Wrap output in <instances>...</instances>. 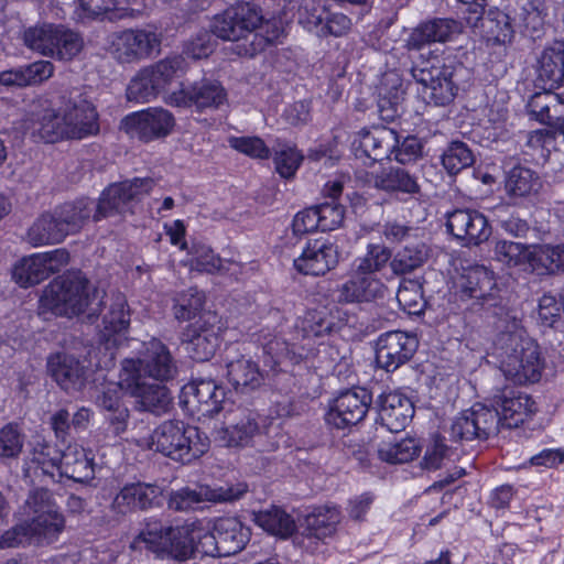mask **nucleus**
<instances>
[{"instance_id": "31", "label": "nucleus", "mask_w": 564, "mask_h": 564, "mask_svg": "<svg viewBox=\"0 0 564 564\" xmlns=\"http://www.w3.org/2000/svg\"><path fill=\"white\" fill-rule=\"evenodd\" d=\"M227 379L240 393H250L264 383V373L257 362L243 356L226 364Z\"/></svg>"}, {"instance_id": "7", "label": "nucleus", "mask_w": 564, "mask_h": 564, "mask_svg": "<svg viewBox=\"0 0 564 564\" xmlns=\"http://www.w3.org/2000/svg\"><path fill=\"white\" fill-rule=\"evenodd\" d=\"M411 75L423 86V94L429 102L435 106H445L452 102L457 94L455 84V67L442 64L436 55L430 53L429 57L420 54L413 62Z\"/></svg>"}, {"instance_id": "27", "label": "nucleus", "mask_w": 564, "mask_h": 564, "mask_svg": "<svg viewBox=\"0 0 564 564\" xmlns=\"http://www.w3.org/2000/svg\"><path fill=\"white\" fill-rule=\"evenodd\" d=\"M47 368L56 383L68 393L79 391L86 383V367L73 356L56 354L48 359Z\"/></svg>"}, {"instance_id": "33", "label": "nucleus", "mask_w": 564, "mask_h": 564, "mask_svg": "<svg viewBox=\"0 0 564 564\" xmlns=\"http://www.w3.org/2000/svg\"><path fill=\"white\" fill-rule=\"evenodd\" d=\"M66 237L79 232L96 213V203L89 198H80L65 203L54 209Z\"/></svg>"}, {"instance_id": "12", "label": "nucleus", "mask_w": 564, "mask_h": 564, "mask_svg": "<svg viewBox=\"0 0 564 564\" xmlns=\"http://www.w3.org/2000/svg\"><path fill=\"white\" fill-rule=\"evenodd\" d=\"M501 426L499 410L481 403L474 404L456 416L451 425V435L456 441L487 440L496 435Z\"/></svg>"}, {"instance_id": "44", "label": "nucleus", "mask_w": 564, "mask_h": 564, "mask_svg": "<svg viewBox=\"0 0 564 564\" xmlns=\"http://www.w3.org/2000/svg\"><path fill=\"white\" fill-rule=\"evenodd\" d=\"M541 187L540 176L533 170L517 165L512 167L506 180L507 191L514 196H528Z\"/></svg>"}, {"instance_id": "50", "label": "nucleus", "mask_w": 564, "mask_h": 564, "mask_svg": "<svg viewBox=\"0 0 564 564\" xmlns=\"http://www.w3.org/2000/svg\"><path fill=\"white\" fill-rule=\"evenodd\" d=\"M475 155L471 149L462 141H453L442 154V164L448 174L455 175L471 166Z\"/></svg>"}, {"instance_id": "23", "label": "nucleus", "mask_w": 564, "mask_h": 564, "mask_svg": "<svg viewBox=\"0 0 564 564\" xmlns=\"http://www.w3.org/2000/svg\"><path fill=\"white\" fill-rule=\"evenodd\" d=\"M378 422L392 433L403 431L414 415L411 400L400 392H388L376 401Z\"/></svg>"}, {"instance_id": "64", "label": "nucleus", "mask_w": 564, "mask_h": 564, "mask_svg": "<svg viewBox=\"0 0 564 564\" xmlns=\"http://www.w3.org/2000/svg\"><path fill=\"white\" fill-rule=\"evenodd\" d=\"M75 17L80 22L95 20L117 6V0H77Z\"/></svg>"}, {"instance_id": "5", "label": "nucleus", "mask_w": 564, "mask_h": 564, "mask_svg": "<svg viewBox=\"0 0 564 564\" xmlns=\"http://www.w3.org/2000/svg\"><path fill=\"white\" fill-rule=\"evenodd\" d=\"M91 304L89 282L79 274L54 279L40 299V314L52 313L72 317L83 313Z\"/></svg>"}, {"instance_id": "1", "label": "nucleus", "mask_w": 564, "mask_h": 564, "mask_svg": "<svg viewBox=\"0 0 564 564\" xmlns=\"http://www.w3.org/2000/svg\"><path fill=\"white\" fill-rule=\"evenodd\" d=\"M21 129L34 141L46 143L83 140L99 133V115L91 101L77 95L65 100L58 109L28 113Z\"/></svg>"}, {"instance_id": "22", "label": "nucleus", "mask_w": 564, "mask_h": 564, "mask_svg": "<svg viewBox=\"0 0 564 564\" xmlns=\"http://www.w3.org/2000/svg\"><path fill=\"white\" fill-rule=\"evenodd\" d=\"M338 263L337 247L323 239L308 241L301 256L294 260V268L306 275H324Z\"/></svg>"}, {"instance_id": "62", "label": "nucleus", "mask_w": 564, "mask_h": 564, "mask_svg": "<svg viewBox=\"0 0 564 564\" xmlns=\"http://www.w3.org/2000/svg\"><path fill=\"white\" fill-rule=\"evenodd\" d=\"M556 258H558L556 246H542L531 252L530 264L534 270L540 271V273H554L561 271V267Z\"/></svg>"}, {"instance_id": "46", "label": "nucleus", "mask_w": 564, "mask_h": 564, "mask_svg": "<svg viewBox=\"0 0 564 564\" xmlns=\"http://www.w3.org/2000/svg\"><path fill=\"white\" fill-rule=\"evenodd\" d=\"M45 264L41 261L39 253L23 258L12 271L13 280L22 288H29L47 279Z\"/></svg>"}, {"instance_id": "10", "label": "nucleus", "mask_w": 564, "mask_h": 564, "mask_svg": "<svg viewBox=\"0 0 564 564\" xmlns=\"http://www.w3.org/2000/svg\"><path fill=\"white\" fill-rule=\"evenodd\" d=\"M154 186L150 177L133 178L109 185L100 195L96 204L94 221H99L115 215H122L131 210V203L148 194Z\"/></svg>"}, {"instance_id": "49", "label": "nucleus", "mask_w": 564, "mask_h": 564, "mask_svg": "<svg viewBox=\"0 0 564 564\" xmlns=\"http://www.w3.org/2000/svg\"><path fill=\"white\" fill-rule=\"evenodd\" d=\"M205 296L196 288L180 292L174 297L173 314L177 321L194 318L204 307Z\"/></svg>"}, {"instance_id": "26", "label": "nucleus", "mask_w": 564, "mask_h": 564, "mask_svg": "<svg viewBox=\"0 0 564 564\" xmlns=\"http://www.w3.org/2000/svg\"><path fill=\"white\" fill-rule=\"evenodd\" d=\"M536 79L545 89L564 86V41L555 40L536 57Z\"/></svg>"}, {"instance_id": "61", "label": "nucleus", "mask_w": 564, "mask_h": 564, "mask_svg": "<svg viewBox=\"0 0 564 564\" xmlns=\"http://www.w3.org/2000/svg\"><path fill=\"white\" fill-rule=\"evenodd\" d=\"M362 302L383 299L388 289L373 274L360 273L355 270L354 274Z\"/></svg>"}, {"instance_id": "29", "label": "nucleus", "mask_w": 564, "mask_h": 564, "mask_svg": "<svg viewBox=\"0 0 564 564\" xmlns=\"http://www.w3.org/2000/svg\"><path fill=\"white\" fill-rule=\"evenodd\" d=\"M184 393L203 415L213 416L223 410L225 390L213 379H195L184 387Z\"/></svg>"}, {"instance_id": "36", "label": "nucleus", "mask_w": 564, "mask_h": 564, "mask_svg": "<svg viewBox=\"0 0 564 564\" xmlns=\"http://www.w3.org/2000/svg\"><path fill=\"white\" fill-rule=\"evenodd\" d=\"M130 324V311L126 296L121 293L113 294L109 304L107 313L102 317V328L100 330L101 339L106 344H113L117 340L112 337L115 335L124 334Z\"/></svg>"}, {"instance_id": "3", "label": "nucleus", "mask_w": 564, "mask_h": 564, "mask_svg": "<svg viewBox=\"0 0 564 564\" xmlns=\"http://www.w3.org/2000/svg\"><path fill=\"white\" fill-rule=\"evenodd\" d=\"M200 531L194 524L165 525L158 519H149L131 542V549L152 552L158 558L186 561L195 550Z\"/></svg>"}, {"instance_id": "28", "label": "nucleus", "mask_w": 564, "mask_h": 564, "mask_svg": "<svg viewBox=\"0 0 564 564\" xmlns=\"http://www.w3.org/2000/svg\"><path fill=\"white\" fill-rule=\"evenodd\" d=\"M398 145V133L389 128H376L372 131L360 133L355 155L359 159L367 158L372 162L390 159Z\"/></svg>"}, {"instance_id": "48", "label": "nucleus", "mask_w": 564, "mask_h": 564, "mask_svg": "<svg viewBox=\"0 0 564 564\" xmlns=\"http://www.w3.org/2000/svg\"><path fill=\"white\" fill-rule=\"evenodd\" d=\"M56 24L43 23L40 25L31 26L23 33V42L30 50L51 57L53 54V39Z\"/></svg>"}, {"instance_id": "37", "label": "nucleus", "mask_w": 564, "mask_h": 564, "mask_svg": "<svg viewBox=\"0 0 564 564\" xmlns=\"http://www.w3.org/2000/svg\"><path fill=\"white\" fill-rule=\"evenodd\" d=\"M430 248L422 240L406 242L395 254L391 256L390 268L395 275L413 273L422 268L430 258Z\"/></svg>"}, {"instance_id": "45", "label": "nucleus", "mask_w": 564, "mask_h": 564, "mask_svg": "<svg viewBox=\"0 0 564 564\" xmlns=\"http://www.w3.org/2000/svg\"><path fill=\"white\" fill-rule=\"evenodd\" d=\"M147 67L159 90L163 93L174 78L186 72L187 64L182 55H172Z\"/></svg>"}, {"instance_id": "14", "label": "nucleus", "mask_w": 564, "mask_h": 564, "mask_svg": "<svg viewBox=\"0 0 564 564\" xmlns=\"http://www.w3.org/2000/svg\"><path fill=\"white\" fill-rule=\"evenodd\" d=\"M129 362L133 364L134 377L139 378L163 382L173 379L177 373L175 359L169 348L158 339L147 343L140 357L124 359L121 369L128 368Z\"/></svg>"}, {"instance_id": "63", "label": "nucleus", "mask_w": 564, "mask_h": 564, "mask_svg": "<svg viewBox=\"0 0 564 564\" xmlns=\"http://www.w3.org/2000/svg\"><path fill=\"white\" fill-rule=\"evenodd\" d=\"M232 149L253 159H268L271 154L264 141L258 137H232L229 139Z\"/></svg>"}, {"instance_id": "21", "label": "nucleus", "mask_w": 564, "mask_h": 564, "mask_svg": "<svg viewBox=\"0 0 564 564\" xmlns=\"http://www.w3.org/2000/svg\"><path fill=\"white\" fill-rule=\"evenodd\" d=\"M446 227L448 232L466 246H478L491 235L487 218L474 209H455L448 213Z\"/></svg>"}, {"instance_id": "11", "label": "nucleus", "mask_w": 564, "mask_h": 564, "mask_svg": "<svg viewBox=\"0 0 564 564\" xmlns=\"http://www.w3.org/2000/svg\"><path fill=\"white\" fill-rule=\"evenodd\" d=\"M247 491L248 486L245 482L226 484L218 487L208 485H199L196 488L183 487L170 494L167 507L173 511H189L204 501L231 502L241 498Z\"/></svg>"}, {"instance_id": "43", "label": "nucleus", "mask_w": 564, "mask_h": 564, "mask_svg": "<svg viewBox=\"0 0 564 564\" xmlns=\"http://www.w3.org/2000/svg\"><path fill=\"white\" fill-rule=\"evenodd\" d=\"M35 543H51L64 529V518L59 512L36 514L25 521Z\"/></svg>"}, {"instance_id": "13", "label": "nucleus", "mask_w": 564, "mask_h": 564, "mask_svg": "<svg viewBox=\"0 0 564 564\" xmlns=\"http://www.w3.org/2000/svg\"><path fill=\"white\" fill-rule=\"evenodd\" d=\"M371 403V393L366 388L347 389L332 401L325 421L336 429L354 426L365 419Z\"/></svg>"}, {"instance_id": "53", "label": "nucleus", "mask_w": 564, "mask_h": 564, "mask_svg": "<svg viewBox=\"0 0 564 564\" xmlns=\"http://www.w3.org/2000/svg\"><path fill=\"white\" fill-rule=\"evenodd\" d=\"M391 261V251L383 245H368L367 252L356 259V271L373 274L381 271Z\"/></svg>"}, {"instance_id": "57", "label": "nucleus", "mask_w": 564, "mask_h": 564, "mask_svg": "<svg viewBox=\"0 0 564 564\" xmlns=\"http://www.w3.org/2000/svg\"><path fill=\"white\" fill-rule=\"evenodd\" d=\"M61 456L62 452L57 451L54 446L44 442H37L33 448L32 462L37 465L42 474L53 477L54 471L58 470Z\"/></svg>"}, {"instance_id": "18", "label": "nucleus", "mask_w": 564, "mask_h": 564, "mask_svg": "<svg viewBox=\"0 0 564 564\" xmlns=\"http://www.w3.org/2000/svg\"><path fill=\"white\" fill-rule=\"evenodd\" d=\"M226 91L219 83L202 80L194 84H182L170 94L165 101L174 107H195L198 111L217 109L226 101Z\"/></svg>"}, {"instance_id": "2", "label": "nucleus", "mask_w": 564, "mask_h": 564, "mask_svg": "<svg viewBox=\"0 0 564 564\" xmlns=\"http://www.w3.org/2000/svg\"><path fill=\"white\" fill-rule=\"evenodd\" d=\"M212 32L219 39L230 41L229 50L232 53L252 57L278 41L283 29L275 19L263 20L254 6L239 3L215 18Z\"/></svg>"}, {"instance_id": "16", "label": "nucleus", "mask_w": 564, "mask_h": 564, "mask_svg": "<svg viewBox=\"0 0 564 564\" xmlns=\"http://www.w3.org/2000/svg\"><path fill=\"white\" fill-rule=\"evenodd\" d=\"M220 321L212 312H206L183 333L186 350L194 360H209L220 344Z\"/></svg>"}, {"instance_id": "58", "label": "nucleus", "mask_w": 564, "mask_h": 564, "mask_svg": "<svg viewBox=\"0 0 564 564\" xmlns=\"http://www.w3.org/2000/svg\"><path fill=\"white\" fill-rule=\"evenodd\" d=\"M403 90L393 86L389 93L384 87L379 89L378 111L383 121L391 122L400 115Z\"/></svg>"}, {"instance_id": "17", "label": "nucleus", "mask_w": 564, "mask_h": 564, "mask_svg": "<svg viewBox=\"0 0 564 564\" xmlns=\"http://www.w3.org/2000/svg\"><path fill=\"white\" fill-rule=\"evenodd\" d=\"M261 433L259 414L250 409L229 411L223 426L215 430V440L226 447H246Z\"/></svg>"}, {"instance_id": "34", "label": "nucleus", "mask_w": 564, "mask_h": 564, "mask_svg": "<svg viewBox=\"0 0 564 564\" xmlns=\"http://www.w3.org/2000/svg\"><path fill=\"white\" fill-rule=\"evenodd\" d=\"M58 471L77 482H86L95 477L93 458L78 445H68L62 452Z\"/></svg>"}, {"instance_id": "40", "label": "nucleus", "mask_w": 564, "mask_h": 564, "mask_svg": "<svg viewBox=\"0 0 564 564\" xmlns=\"http://www.w3.org/2000/svg\"><path fill=\"white\" fill-rule=\"evenodd\" d=\"M373 184L376 188L389 193L415 195L421 191L416 177L400 167L383 170L375 176Z\"/></svg>"}, {"instance_id": "24", "label": "nucleus", "mask_w": 564, "mask_h": 564, "mask_svg": "<svg viewBox=\"0 0 564 564\" xmlns=\"http://www.w3.org/2000/svg\"><path fill=\"white\" fill-rule=\"evenodd\" d=\"M340 522V512L336 507H319L305 519V527L300 536L296 538L297 544L308 552L317 549L318 541L330 536Z\"/></svg>"}, {"instance_id": "42", "label": "nucleus", "mask_w": 564, "mask_h": 564, "mask_svg": "<svg viewBox=\"0 0 564 564\" xmlns=\"http://www.w3.org/2000/svg\"><path fill=\"white\" fill-rule=\"evenodd\" d=\"M53 39V54L52 58L58 61H72L76 57L84 47V41L82 36L70 29L65 28L62 24H56Z\"/></svg>"}, {"instance_id": "6", "label": "nucleus", "mask_w": 564, "mask_h": 564, "mask_svg": "<svg viewBox=\"0 0 564 564\" xmlns=\"http://www.w3.org/2000/svg\"><path fill=\"white\" fill-rule=\"evenodd\" d=\"M500 341L506 346L501 347V370L508 379L518 384L541 379L544 360L535 341L516 334L502 335Z\"/></svg>"}, {"instance_id": "38", "label": "nucleus", "mask_w": 564, "mask_h": 564, "mask_svg": "<svg viewBox=\"0 0 564 564\" xmlns=\"http://www.w3.org/2000/svg\"><path fill=\"white\" fill-rule=\"evenodd\" d=\"M66 238L55 212L44 213L26 232V241L33 247L61 243Z\"/></svg>"}, {"instance_id": "25", "label": "nucleus", "mask_w": 564, "mask_h": 564, "mask_svg": "<svg viewBox=\"0 0 564 564\" xmlns=\"http://www.w3.org/2000/svg\"><path fill=\"white\" fill-rule=\"evenodd\" d=\"M459 288L462 296L474 299L480 305H495L498 288L495 274L485 265H473L464 270Z\"/></svg>"}, {"instance_id": "32", "label": "nucleus", "mask_w": 564, "mask_h": 564, "mask_svg": "<svg viewBox=\"0 0 564 564\" xmlns=\"http://www.w3.org/2000/svg\"><path fill=\"white\" fill-rule=\"evenodd\" d=\"M494 402L499 410L501 426L507 429L518 427L532 411L529 395L509 389L496 395Z\"/></svg>"}, {"instance_id": "60", "label": "nucleus", "mask_w": 564, "mask_h": 564, "mask_svg": "<svg viewBox=\"0 0 564 564\" xmlns=\"http://www.w3.org/2000/svg\"><path fill=\"white\" fill-rule=\"evenodd\" d=\"M397 300L400 306L410 315L421 314L426 306L420 285L411 282L410 286L403 285L399 289Z\"/></svg>"}, {"instance_id": "15", "label": "nucleus", "mask_w": 564, "mask_h": 564, "mask_svg": "<svg viewBox=\"0 0 564 564\" xmlns=\"http://www.w3.org/2000/svg\"><path fill=\"white\" fill-rule=\"evenodd\" d=\"M175 126L174 116L164 108H149L126 116L120 129L130 138L150 142L167 137Z\"/></svg>"}, {"instance_id": "35", "label": "nucleus", "mask_w": 564, "mask_h": 564, "mask_svg": "<svg viewBox=\"0 0 564 564\" xmlns=\"http://www.w3.org/2000/svg\"><path fill=\"white\" fill-rule=\"evenodd\" d=\"M529 110L541 123L558 130L564 123V99L555 93L544 91L532 96Z\"/></svg>"}, {"instance_id": "59", "label": "nucleus", "mask_w": 564, "mask_h": 564, "mask_svg": "<svg viewBox=\"0 0 564 564\" xmlns=\"http://www.w3.org/2000/svg\"><path fill=\"white\" fill-rule=\"evenodd\" d=\"M24 508L30 518L36 514L59 512L52 492L45 488L34 489L26 499Z\"/></svg>"}, {"instance_id": "19", "label": "nucleus", "mask_w": 564, "mask_h": 564, "mask_svg": "<svg viewBox=\"0 0 564 564\" xmlns=\"http://www.w3.org/2000/svg\"><path fill=\"white\" fill-rule=\"evenodd\" d=\"M417 346L416 337L405 332L384 333L377 340L376 361L380 368L392 372L411 360Z\"/></svg>"}, {"instance_id": "20", "label": "nucleus", "mask_w": 564, "mask_h": 564, "mask_svg": "<svg viewBox=\"0 0 564 564\" xmlns=\"http://www.w3.org/2000/svg\"><path fill=\"white\" fill-rule=\"evenodd\" d=\"M163 488L152 482L126 484L115 496L111 510L121 516L147 511L162 505Z\"/></svg>"}, {"instance_id": "55", "label": "nucleus", "mask_w": 564, "mask_h": 564, "mask_svg": "<svg viewBox=\"0 0 564 564\" xmlns=\"http://www.w3.org/2000/svg\"><path fill=\"white\" fill-rule=\"evenodd\" d=\"M495 258L509 267L519 265L525 261L530 262L531 252L527 246L520 242L499 240L495 246Z\"/></svg>"}, {"instance_id": "51", "label": "nucleus", "mask_w": 564, "mask_h": 564, "mask_svg": "<svg viewBox=\"0 0 564 564\" xmlns=\"http://www.w3.org/2000/svg\"><path fill=\"white\" fill-rule=\"evenodd\" d=\"M419 454V447L413 438H402L399 442L382 443L378 448L379 458L389 464H404Z\"/></svg>"}, {"instance_id": "30", "label": "nucleus", "mask_w": 564, "mask_h": 564, "mask_svg": "<svg viewBox=\"0 0 564 564\" xmlns=\"http://www.w3.org/2000/svg\"><path fill=\"white\" fill-rule=\"evenodd\" d=\"M458 32V24L452 19H434L421 23L412 30L406 39L405 46L409 51H420L425 45L435 42H446Z\"/></svg>"}, {"instance_id": "41", "label": "nucleus", "mask_w": 564, "mask_h": 564, "mask_svg": "<svg viewBox=\"0 0 564 564\" xmlns=\"http://www.w3.org/2000/svg\"><path fill=\"white\" fill-rule=\"evenodd\" d=\"M546 8L541 0H529L516 17L517 31L532 40L541 37L544 31Z\"/></svg>"}, {"instance_id": "9", "label": "nucleus", "mask_w": 564, "mask_h": 564, "mask_svg": "<svg viewBox=\"0 0 564 564\" xmlns=\"http://www.w3.org/2000/svg\"><path fill=\"white\" fill-rule=\"evenodd\" d=\"M128 366L120 369V384L134 398L135 409L156 416L167 413L173 400L170 390L162 383H150L144 378L134 377L133 364L129 362Z\"/></svg>"}, {"instance_id": "4", "label": "nucleus", "mask_w": 564, "mask_h": 564, "mask_svg": "<svg viewBox=\"0 0 564 564\" xmlns=\"http://www.w3.org/2000/svg\"><path fill=\"white\" fill-rule=\"evenodd\" d=\"M148 446L173 460L188 464L208 451L209 441L198 427L169 420L152 432Z\"/></svg>"}, {"instance_id": "47", "label": "nucleus", "mask_w": 564, "mask_h": 564, "mask_svg": "<svg viewBox=\"0 0 564 564\" xmlns=\"http://www.w3.org/2000/svg\"><path fill=\"white\" fill-rule=\"evenodd\" d=\"M482 26L495 37L498 43H510L517 32L516 18L495 8L490 9L484 19Z\"/></svg>"}, {"instance_id": "56", "label": "nucleus", "mask_w": 564, "mask_h": 564, "mask_svg": "<svg viewBox=\"0 0 564 564\" xmlns=\"http://www.w3.org/2000/svg\"><path fill=\"white\" fill-rule=\"evenodd\" d=\"M318 218L319 230L330 231L341 226L345 217V207L335 200H325L314 206Z\"/></svg>"}, {"instance_id": "54", "label": "nucleus", "mask_w": 564, "mask_h": 564, "mask_svg": "<svg viewBox=\"0 0 564 564\" xmlns=\"http://www.w3.org/2000/svg\"><path fill=\"white\" fill-rule=\"evenodd\" d=\"M303 159V154L296 148L289 144H278L274 148L273 161L275 170L284 178L294 176Z\"/></svg>"}, {"instance_id": "39", "label": "nucleus", "mask_w": 564, "mask_h": 564, "mask_svg": "<svg viewBox=\"0 0 564 564\" xmlns=\"http://www.w3.org/2000/svg\"><path fill=\"white\" fill-rule=\"evenodd\" d=\"M252 514L256 524L272 535L286 539L295 532L294 519L276 506H271Z\"/></svg>"}, {"instance_id": "52", "label": "nucleus", "mask_w": 564, "mask_h": 564, "mask_svg": "<svg viewBox=\"0 0 564 564\" xmlns=\"http://www.w3.org/2000/svg\"><path fill=\"white\" fill-rule=\"evenodd\" d=\"M161 91L154 83V79L148 69L144 67L130 80L127 88V97L129 100L137 102H149L153 100Z\"/></svg>"}, {"instance_id": "8", "label": "nucleus", "mask_w": 564, "mask_h": 564, "mask_svg": "<svg viewBox=\"0 0 564 564\" xmlns=\"http://www.w3.org/2000/svg\"><path fill=\"white\" fill-rule=\"evenodd\" d=\"M161 36L144 29H126L108 35L107 51L120 64H137L160 52Z\"/></svg>"}]
</instances>
